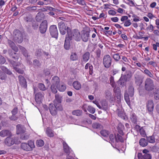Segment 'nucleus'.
Returning a JSON list of instances; mask_svg holds the SVG:
<instances>
[{
  "label": "nucleus",
  "mask_w": 159,
  "mask_h": 159,
  "mask_svg": "<svg viewBox=\"0 0 159 159\" xmlns=\"http://www.w3.org/2000/svg\"><path fill=\"white\" fill-rule=\"evenodd\" d=\"M67 35L71 39H74L77 42L80 41L81 39V34L78 30L74 29L71 31L69 27H67Z\"/></svg>",
  "instance_id": "nucleus-1"
},
{
  "label": "nucleus",
  "mask_w": 159,
  "mask_h": 159,
  "mask_svg": "<svg viewBox=\"0 0 159 159\" xmlns=\"http://www.w3.org/2000/svg\"><path fill=\"white\" fill-rule=\"evenodd\" d=\"M144 88L145 90L148 92L153 90L155 88L153 81L150 78H147L144 82Z\"/></svg>",
  "instance_id": "nucleus-2"
},
{
  "label": "nucleus",
  "mask_w": 159,
  "mask_h": 159,
  "mask_svg": "<svg viewBox=\"0 0 159 159\" xmlns=\"http://www.w3.org/2000/svg\"><path fill=\"white\" fill-rule=\"evenodd\" d=\"M21 148L27 151H31L35 147L34 142L32 141H29L28 143H23L20 145Z\"/></svg>",
  "instance_id": "nucleus-3"
},
{
  "label": "nucleus",
  "mask_w": 159,
  "mask_h": 159,
  "mask_svg": "<svg viewBox=\"0 0 159 159\" xmlns=\"http://www.w3.org/2000/svg\"><path fill=\"white\" fill-rule=\"evenodd\" d=\"M13 34L14 41L16 43H21L23 41V39L22 34L18 30H14Z\"/></svg>",
  "instance_id": "nucleus-4"
},
{
  "label": "nucleus",
  "mask_w": 159,
  "mask_h": 159,
  "mask_svg": "<svg viewBox=\"0 0 159 159\" xmlns=\"http://www.w3.org/2000/svg\"><path fill=\"white\" fill-rule=\"evenodd\" d=\"M103 64L106 68H109L111 65L112 63V59L109 55H106L104 56L103 58Z\"/></svg>",
  "instance_id": "nucleus-5"
},
{
  "label": "nucleus",
  "mask_w": 159,
  "mask_h": 159,
  "mask_svg": "<svg viewBox=\"0 0 159 159\" xmlns=\"http://www.w3.org/2000/svg\"><path fill=\"white\" fill-rule=\"evenodd\" d=\"M49 32L51 35L56 39L58 38V32L57 27L55 25H52L49 27Z\"/></svg>",
  "instance_id": "nucleus-6"
},
{
  "label": "nucleus",
  "mask_w": 159,
  "mask_h": 159,
  "mask_svg": "<svg viewBox=\"0 0 159 159\" xmlns=\"http://www.w3.org/2000/svg\"><path fill=\"white\" fill-rule=\"evenodd\" d=\"M58 27L60 33L62 35H64L67 31V29H66V26L65 23L62 21L59 22Z\"/></svg>",
  "instance_id": "nucleus-7"
},
{
  "label": "nucleus",
  "mask_w": 159,
  "mask_h": 159,
  "mask_svg": "<svg viewBox=\"0 0 159 159\" xmlns=\"http://www.w3.org/2000/svg\"><path fill=\"white\" fill-rule=\"evenodd\" d=\"M121 57L122 60L120 61L119 63L122 65V67L121 68L122 71H125L126 68L123 65V64L125 66L129 65V64L128 63L129 62V61L127 58L125 56H121Z\"/></svg>",
  "instance_id": "nucleus-8"
},
{
  "label": "nucleus",
  "mask_w": 159,
  "mask_h": 159,
  "mask_svg": "<svg viewBox=\"0 0 159 159\" xmlns=\"http://www.w3.org/2000/svg\"><path fill=\"white\" fill-rule=\"evenodd\" d=\"M147 109L150 114H152L154 109V103L152 100H148L146 103Z\"/></svg>",
  "instance_id": "nucleus-9"
},
{
  "label": "nucleus",
  "mask_w": 159,
  "mask_h": 159,
  "mask_svg": "<svg viewBox=\"0 0 159 159\" xmlns=\"http://www.w3.org/2000/svg\"><path fill=\"white\" fill-rule=\"evenodd\" d=\"M47 22L46 20H44L40 25L39 31L42 34L45 33L47 30Z\"/></svg>",
  "instance_id": "nucleus-10"
},
{
  "label": "nucleus",
  "mask_w": 159,
  "mask_h": 159,
  "mask_svg": "<svg viewBox=\"0 0 159 159\" xmlns=\"http://www.w3.org/2000/svg\"><path fill=\"white\" fill-rule=\"evenodd\" d=\"M81 39L84 42H87L89 39V32L88 31L84 30L81 32Z\"/></svg>",
  "instance_id": "nucleus-11"
},
{
  "label": "nucleus",
  "mask_w": 159,
  "mask_h": 159,
  "mask_svg": "<svg viewBox=\"0 0 159 159\" xmlns=\"http://www.w3.org/2000/svg\"><path fill=\"white\" fill-rule=\"evenodd\" d=\"M57 106L54 104H50L49 105V109L51 114L54 116L57 114Z\"/></svg>",
  "instance_id": "nucleus-12"
},
{
  "label": "nucleus",
  "mask_w": 159,
  "mask_h": 159,
  "mask_svg": "<svg viewBox=\"0 0 159 159\" xmlns=\"http://www.w3.org/2000/svg\"><path fill=\"white\" fill-rule=\"evenodd\" d=\"M44 98L43 94L41 92H38L35 95V99L36 102L39 104L42 102V101Z\"/></svg>",
  "instance_id": "nucleus-13"
},
{
  "label": "nucleus",
  "mask_w": 159,
  "mask_h": 159,
  "mask_svg": "<svg viewBox=\"0 0 159 159\" xmlns=\"http://www.w3.org/2000/svg\"><path fill=\"white\" fill-rule=\"evenodd\" d=\"M71 40L67 34L66 35L64 44V48L65 49L68 50L70 49V41Z\"/></svg>",
  "instance_id": "nucleus-14"
},
{
  "label": "nucleus",
  "mask_w": 159,
  "mask_h": 159,
  "mask_svg": "<svg viewBox=\"0 0 159 159\" xmlns=\"http://www.w3.org/2000/svg\"><path fill=\"white\" fill-rule=\"evenodd\" d=\"M62 144L64 152L67 155V156L69 155L70 153L73 152V151L65 141L63 142Z\"/></svg>",
  "instance_id": "nucleus-15"
},
{
  "label": "nucleus",
  "mask_w": 159,
  "mask_h": 159,
  "mask_svg": "<svg viewBox=\"0 0 159 159\" xmlns=\"http://www.w3.org/2000/svg\"><path fill=\"white\" fill-rule=\"evenodd\" d=\"M12 136V134L9 130L3 129L0 132V136L1 137H11Z\"/></svg>",
  "instance_id": "nucleus-16"
},
{
  "label": "nucleus",
  "mask_w": 159,
  "mask_h": 159,
  "mask_svg": "<svg viewBox=\"0 0 159 159\" xmlns=\"http://www.w3.org/2000/svg\"><path fill=\"white\" fill-rule=\"evenodd\" d=\"M25 131V128L24 125L20 124H18L16 125V134H17L24 133Z\"/></svg>",
  "instance_id": "nucleus-17"
},
{
  "label": "nucleus",
  "mask_w": 159,
  "mask_h": 159,
  "mask_svg": "<svg viewBox=\"0 0 159 159\" xmlns=\"http://www.w3.org/2000/svg\"><path fill=\"white\" fill-rule=\"evenodd\" d=\"M18 78L21 86L24 88H26L27 86V82L25 78L21 75L18 76Z\"/></svg>",
  "instance_id": "nucleus-18"
},
{
  "label": "nucleus",
  "mask_w": 159,
  "mask_h": 159,
  "mask_svg": "<svg viewBox=\"0 0 159 159\" xmlns=\"http://www.w3.org/2000/svg\"><path fill=\"white\" fill-rule=\"evenodd\" d=\"M4 143L7 146H11L14 143V141L11 137H8L5 139Z\"/></svg>",
  "instance_id": "nucleus-19"
},
{
  "label": "nucleus",
  "mask_w": 159,
  "mask_h": 159,
  "mask_svg": "<svg viewBox=\"0 0 159 159\" xmlns=\"http://www.w3.org/2000/svg\"><path fill=\"white\" fill-rule=\"evenodd\" d=\"M7 43L9 46L15 52H17L18 49L15 44L11 40L8 39Z\"/></svg>",
  "instance_id": "nucleus-20"
},
{
  "label": "nucleus",
  "mask_w": 159,
  "mask_h": 159,
  "mask_svg": "<svg viewBox=\"0 0 159 159\" xmlns=\"http://www.w3.org/2000/svg\"><path fill=\"white\" fill-rule=\"evenodd\" d=\"M61 96L58 94H56L55 95V99L54 100V104L57 106V105L61 103Z\"/></svg>",
  "instance_id": "nucleus-21"
},
{
  "label": "nucleus",
  "mask_w": 159,
  "mask_h": 159,
  "mask_svg": "<svg viewBox=\"0 0 159 159\" xmlns=\"http://www.w3.org/2000/svg\"><path fill=\"white\" fill-rule=\"evenodd\" d=\"M129 119L131 122L135 124H137L138 118L135 114L132 112L130 113Z\"/></svg>",
  "instance_id": "nucleus-22"
},
{
  "label": "nucleus",
  "mask_w": 159,
  "mask_h": 159,
  "mask_svg": "<svg viewBox=\"0 0 159 159\" xmlns=\"http://www.w3.org/2000/svg\"><path fill=\"white\" fill-rule=\"evenodd\" d=\"M59 83L60 79L58 77L56 76L53 77L52 81V84L56 85L57 86H58Z\"/></svg>",
  "instance_id": "nucleus-23"
},
{
  "label": "nucleus",
  "mask_w": 159,
  "mask_h": 159,
  "mask_svg": "<svg viewBox=\"0 0 159 159\" xmlns=\"http://www.w3.org/2000/svg\"><path fill=\"white\" fill-rule=\"evenodd\" d=\"M44 15L43 13L39 12L36 16V20L38 22H40L44 19Z\"/></svg>",
  "instance_id": "nucleus-24"
},
{
  "label": "nucleus",
  "mask_w": 159,
  "mask_h": 159,
  "mask_svg": "<svg viewBox=\"0 0 159 159\" xmlns=\"http://www.w3.org/2000/svg\"><path fill=\"white\" fill-rule=\"evenodd\" d=\"M139 144L141 146L145 147L148 145V142L147 139H146L144 138H142L139 140Z\"/></svg>",
  "instance_id": "nucleus-25"
},
{
  "label": "nucleus",
  "mask_w": 159,
  "mask_h": 159,
  "mask_svg": "<svg viewBox=\"0 0 159 159\" xmlns=\"http://www.w3.org/2000/svg\"><path fill=\"white\" fill-rule=\"evenodd\" d=\"M92 127L94 129L98 130H101L103 128V126L98 122L93 123L92 124Z\"/></svg>",
  "instance_id": "nucleus-26"
},
{
  "label": "nucleus",
  "mask_w": 159,
  "mask_h": 159,
  "mask_svg": "<svg viewBox=\"0 0 159 159\" xmlns=\"http://www.w3.org/2000/svg\"><path fill=\"white\" fill-rule=\"evenodd\" d=\"M101 104L102 106V109L106 111L108 109V106L107 102L105 101H103L101 102Z\"/></svg>",
  "instance_id": "nucleus-27"
},
{
  "label": "nucleus",
  "mask_w": 159,
  "mask_h": 159,
  "mask_svg": "<svg viewBox=\"0 0 159 159\" xmlns=\"http://www.w3.org/2000/svg\"><path fill=\"white\" fill-rule=\"evenodd\" d=\"M30 136V134L29 133H23L21 134L20 136V138L22 140H27L28 139Z\"/></svg>",
  "instance_id": "nucleus-28"
},
{
  "label": "nucleus",
  "mask_w": 159,
  "mask_h": 159,
  "mask_svg": "<svg viewBox=\"0 0 159 159\" xmlns=\"http://www.w3.org/2000/svg\"><path fill=\"white\" fill-rule=\"evenodd\" d=\"M0 70H2L5 73L9 75H11L12 74L10 70H9L4 66H0Z\"/></svg>",
  "instance_id": "nucleus-29"
},
{
  "label": "nucleus",
  "mask_w": 159,
  "mask_h": 159,
  "mask_svg": "<svg viewBox=\"0 0 159 159\" xmlns=\"http://www.w3.org/2000/svg\"><path fill=\"white\" fill-rule=\"evenodd\" d=\"M90 53L89 52H86L83 55V58L84 61H87L89 58Z\"/></svg>",
  "instance_id": "nucleus-30"
},
{
  "label": "nucleus",
  "mask_w": 159,
  "mask_h": 159,
  "mask_svg": "<svg viewBox=\"0 0 159 159\" xmlns=\"http://www.w3.org/2000/svg\"><path fill=\"white\" fill-rule=\"evenodd\" d=\"M82 111L80 110H76L72 111V114L73 115L77 116H80L82 115Z\"/></svg>",
  "instance_id": "nucleus-31"
},
{
  "label": "nucleus",
  "mask_w": 159,
  "mask_h": 159,
  "mask_svg": "<svg viewBox=\"0 0 159 159\" xmlns=\"http://www.w3.org/2000/svg\"><path fill=\"white\" fill-rule=\"evenodd\" d=\"M74 88L76 90L80 89L81 87V85L78 81H74L73 83Z\"/></svg>",
  "instance_id": "nucleus-32"
},
{
  "label": "nucleus",
  "mask_w": 159,
  "mask_h": 159,
  "mask_svg": "<svg viewBox=\"0 0 159 159\" xmlns=\"http://www.w3.org/2000/svg\"><path fill=\"white\" fill-rule=\"evenodd\" d=\"M115 140L116 142H120L121 143L124 142V139L119 134H117V135H115Z\"/></svg>",
  "instance_id": "nucleus-33"
},
{
  "label": "nucleus",
  "mask_w": 159,
  "mask_h": 159,
  "mask_svg": "<svg viewBox=\"0 0 159 159\" xmlns=\"http://www.w3.org/2000/svg\"><path fill=\"white\" fill-rule=\"evenodd\" d=\"M142 71L147 76L151 78H153L154 77L153 74L149 70L146 68L143 71Z\"/></svg>",
  "instance_id": "nucleus-34"
},
{
  "label": "nucleus",
  "mask_w": 159,
  "mask_h": 159,
  "mask_svg": "<svg viewBox=\"0 0 159 159\" xmlns=\"http://www.w3.org/2000/svg\"><path fill=\"white\" fill-rule=\"evenodd\" d=\"M128 93L129 96L132 97L134 94V89L133 87L132 86H130L128 88Z\"/></svg>",
  "instance_id": "nucleus-35"
},
{
  "label": "nucleus",
  "mask_w": 159,
  "mask_h": 159,
  "mask_svg": "<svg viewBox=\"0 0 159 159\" xmlns=\"http://www.w3.org/2000/svg\"><path fill=\"white\" fill-rule=\"evenodd\" d=\"M154 97L156 100H159V88L156 89L153 93Z\"/></svg>",
  "instance_id": "nucleus-36"
},
{
  "label": "nucleus",
  "mask_w": 159,
  "mask_h": 159,
  "mask_svg": "<svg viewBox=\"0 0 159 159\" xmlns=\"http://www.w3.org/2000/svg\"><path fill=\"white\" fill-rule=\"evenodd\" d=\"M113 58L114 59L115 61H118L120 59L121 56L119 55V53H116L113 54L112 56Z\"/></svg>",
  "instance_id": "nucleus-37"
},
{
  "label": "nucleus",
  "mask_w": 159,
  "mask_h": 159,
  "mask_svg": "<svg viewBox=\"0 0 159 159\" xmlns=\"http://www.w3.org/2000/svg\"><path fill=\"white\" fill-rule=\"evenodd\" d=\"M46 133L48 136L49 137H52L54 136V133L52 130L49 128H47Z\"/></svg>",
  "instance_id": "nucleus-38"
},
{
  "label": "nucleus",
  "mask_w": 159,
  "mask_h": 159,
  "mask_svg": "<svg viewBox=\"0 0 159 159\" xmlns=\"http://www.w3.org/2000/svg\"><path fill=\"white\" fill-rule=\"evenodd\" d=\"M105 97L107 99L110 100L111 98V92L108 90H107L105 91Z\"/></svg>",
  "instance_id": "nucleus-39"
},
{
  "label": "nucleus",
  "mask_w": 159,
  "mask_h": 159,
  "mask_svg": "<svg viewBox=\"0 0 159 159\" xmlns=\"http://www.w3.org/2000/svg\"><path fill=\"white\" fill-rule=\"evenodd\" d=\"M20 49L21 51L22 54L25 57H28V54L27 51L26 50L25 48L24 47L20 46Z\"/></svg>",
  "instance_id": "nucleus-40"
},
{
  "label": "nucleus",
  "mask_w": 159,
  "mask_h": 159,
  "mask_svg": "<svg viewBox=\"0 0 159 159\" xmlns=\"http://www.w3.org/2000/svg\"><path fill=\"white\" fill-rule=\"evenodd\" d=\"M58 86L56 85L52 84L50 87L51 92L54 94L57 93V89H58Z\"/></svg>",
  "instance_id": "nucleus-41"
},
{
  "label": "nucleus",
  "mask_w": 159,
  "mask_h": 159,
  "mask_svg": "<svg viewBox=\"0 0 159 159\" xmlns=\"http://www.w3.org/2000/svg\"><path fill=\"white\" fill-rule=\"evenodd\" d=\"M147 139L148 142L151 143H154L155 142V139L153 136L147 137Z\"/></svg>",
  "instance_id": "nucleus-42"
},
{
  "label": "nucleus",
  "mask_w": 159,
  "mask_h": 159,
  "mask_svg": "<svg viewBox=\"0 0 159 159\" xmlns=\"http://www.w3.org/2000/svg\"><path fill=\"white\" fill-rule=\"evenodd\" d=\"M77 56L76 52H72L70 56L71 60L72 61H75L77 59Z\"/></svg>",
  "instance_id": "nucleus-43"
},
{
  "label": "nucleus",
  "mask_w": 159,
  "mask_h": 159,
  "mask_svg": "<svg viewBox=\"0 0 159 159\" xmlns=\"http://www.w3.org/2000/svg\"><path fill=\"white\" fill-rule=\"evenodd\" d=\"M36 144L38 146L41 147L44 145V142L42 139L38 140L36 141Z\"/></svg>",
  "instance_id": "nucleus-44"
},
{
  "label": "nucleus",
  "mask_w": 159,
  "mask_h": 159,
  "mask_svg": "<svg viewBox=\"0 0 159 159\" xmlns=\"http://www.w3.org/2000/svg\"><path fill=\"white\" fill-rule=\"evenodd\" d=\"M129 94L127 93H125L124 94L125 99L127 104L129 105L130 104V100L129 98Z\"/></svg>",
  "instance_id": "nucleus-45"
},
{
  "label": "nucleus",
  "mask_w": 159,
  "mask_h": 159,
  "mask_svg": "<svg viewBox=\"0 0 159 159\" xmlns=\"http://www.w3.org/2000/svg\"><path fill=\"white\" fill-rule=\"evenodd\" d=\"M100 132L101 135L105 137H107L109 134L108 131L105 130H102Z\"/></svg>",
  "instance_id": "nucleus-46"
},
{
  "label": "nucleus",
  "mask_w": 159,
  "mask_h": 159,
  "mask_svg": "<svg viewBox=\"0 0 159 159\" xmlns=\"http://www.w3.org/2000/svg\"><path fill=\"white\" fill-rule=\"evenodd\" d=\"M66 89V85L65 84H62L61 86H58V89L61 92H64Z\"/></svg>",
  "instance_id": "nucleus-47"
},
{
  "label": "nucleus",
  "mask_w": 159,
  "mask_h": 159,
  "mask_svg": "<svg viewBox=\"0 0 159 159\" xmlns=\"http://www.w3.org/2000/svg\"><path fill=\"white\" fill-rule=\"evenodd\" d=\"M87 109L92 114H93L95 111V108L90 106H88L87 107Z\"/></svg>",
  "instance_id": "nucleus-48"
},
{
  "label": "nucleus",
  "mask_w": 159,
  "mask_h": 159,
  "mask_svg": "<svg viewBox=\"0 0 159 159\" xmlns=\"http://www.w3.org/2000/svg\"><path fill=\"white\" fill-rule=\"evenodd\" d=\"M132 76V73L131 71L129 70H126L125 72V74L124 77H126V79L130 78Z\"/></svg>",
  "instance_id": "nucleus-49"
},
{
  "label": "nucleus",
  "mask_w": 159,
  "mask_h": 159,
  "mask_svg": "<svg viewBox=\"0 0 159 159\" xmlns=\"http://www.w3.org/2000/svg\"><path fill=\"white\" fill-rule=\"evenodd\" d=\"M42 54V49H38L36 50L35 52V55L36 57H40Z\"/></svg>",
  "instance_id": "nucleus-50"
},
{
  "label": "nucleus",
  "mask_w": 159,
  "mask_h": 159,
  "mask_svg": "<svg viewBox=\"0 0 159 159\" xmlns=\"http://www.w3.org/2000/svg\"><path fill=\"white\" fill-rule=\"evenodd\" d=\"M38 87L40 90L42 91H44L46 90V88L45 85L42 83H39L38 85Z\"/></svg>",
  "instance_id": "nucleus-51"
},
{
  "label": "nucleus",
  "mask_w": 159,
  "mask_h": 159,
  "mask_svg": "<svg viewBox=\"0 0 159 159\" xmlns=\"http://www.w3.org/2000/svg\"><path fill=\"white\" fill-rule=\"evenodd\" d=\"M6 78V74L2 71L0 70V79L2 80H4Z\"/></svg>",
  "instance_id": "nucleus-52"
},
{
  "label": "nucleus",
  "mask_w": 159,
  "mask_h": 159,
  "mask_svg": "<svg viewBox=\"0 0 159 159\" xmlns=\"http://www.w3.org/2000/svg\"><path fill=\"white\" fill-rule=\"evenodd\" d=\"M34 65L35 67H39L41 65L40 61L37 59L34 60L33 62Z\"/></svg>",
  "instance_id": "nucleus-53"
},
{
  "label": "nucleus",
  "mask_w": 159,
  "mask_h": 159,
  "mask_svg": "<svg viewBox=\"0 0 159 159\" xmlns=\"http://www.w3.org/2000/svg\"><path fill=\"white\" fill-rule=\"evenodd\" d=\"M110 84L113 87H115V83L114 81V78L113 76H111L110 78Z\"/></svg>",
  "instance_id": "nucleus-54"
},
{
  "label": "nucleus",
  "mask_w": 159,
  "mask_h": 159,
  "mask_svg": "<svg viewBox=\"0 0 159 159\" xmlns=\"http://www.w3.org/2000/svg\"><path fill=\"white\" fill-rule=\"evenodd\" d=\"M127 80V79L126 77H121L120 79V84L121 85L122 84H124L126 82Z\"/></svg>",
  "instance_id": "nucleus-55"
},
{
  "label": "nucleus",
  "mask_w": 159,
  "mask_h": 159,
  "mask_svg": "<svg viewBox=\"0 0 159 159\" xmlns=\"http://www.w3.org/2000/svg\"><path fill=\"white\" fill-rule=\"evenodd\" d=\"M139 132L140 134L143 137H145L146 136V134L145 130L141 127L139 129Z\"/></svg>",
  "instance_id": "nucleus-56"
},
{
  "label": "nucleus",
  "mask_w": 159,
  "mask_h": 159,
  "mask_svg": "<svg viewBox=\"0 0 159 159\" xmlns=\"http://www.w3.org/2000/svg\"><path fill=\"white\" fill-rule=\"evenodd\" d=\"M9 61L13 66L14 69V67H16V66H18V63L15 61L12 60H9Z\"/></svg>",
  "instance_id": "nucleus-57"
},
{
  "label": "nucleus",
  "mask_w": 159,
  "mask_h": 159,
  "mask_svg": "<svg viewBox=\"0 0 159 159\" xmlns=\"http://www.w3.org/2000/svg\"><path fill=\"white\" fill-rule=\"evenodd\" d=\"M143 159H151V155L149 154H144L143 155Z\"/></svg>",
  "instance_id": "nucleus-58"
},
{
  "label": "nucleus",
  "mask_w": 159,
  "mask_h": 159,
  "mask_svg": "<svg viewBox=\"0 0 159 159\" xmlns=\"http://www.w3.org/2000/svg\"><path fill=\"white\" fill-rule=\"evenodd\" d=\"M6 62V59L2 56L0 55V64H4Z\"/></svg>",
  "instance_id": "nucleus-59"
},
{
  "label": "nucleus",
  "mask_w": 159,
  "mask_h": 159,
  "mask_svg": "<svg viewBox=\"0 0 159 159\" xmlns=\"http://www.w3.org/2000/svg\"><path fill=\"white\" fill-rule=\"evenodd\" d=\"M77 3L80 5L84 6L86 5V3L84 0H76Z\"/></svg>",
  "instance_id": "nucleus-60"
},
{
  "label": "nucleus",
  "mask_w": 159,
  "mask_h": 159,
  "mask_svg": "<svg viewBox=\"0 0 159 159\" xmlns=\"http://www.w3.org/2000/svg\"><path fill=\"white\" fill-rule=\"evenodd\" d=\"M14 69L16 72H17L18 73H19L23 74L24 72V71L23 70L20 69H19L17 67H14Z\"/></svg>",
  "instance_id": "nucleus-61"
},
{
  "label": "nucleus",
  "mask_w": 159,
  "mask_h": 159,
  "mask_svg": "<svg viewBox=\"0 0 159 159\" xmlns=\"http://www.w3.org/2000/svg\"><path fill=\"white\" fill-rule=\"evenodd\" d=\"M131 24L130 20H126L124 23V25L125 26L128 27Z\"/></svg>",
  "instance_id": "nucleus-62"
},
{
  "label": "nucleus",
  "mask_w": 159,
  "mask_h": 159,
  "mask_svg": "<svg viewBox=\"0 0 159 159\" xmlns=\"http://www.w3.org/2000/svg\"><path fill=\"white\" fill-rule=\"evenodd\" d=\"M32 27L34 29L37 30L39 27L38 24L36 22L33 23Z\"/></svg>",
  "instance_id": "nucleus-63"
},
{
  "label": "nucleus",
  "mask_w": 159,
  "mask_h": 159,
  "mask_svg": "<svg viewBox=\"0 0 159 159\" xmlns=\"http://www.w3.org/2000/svg\"><path fill=\"white\" fill-rule=\"evenodd\" d=\"M108 13L109 15L114 16L116 14V12L112 10H110L109 11Z\"/></svg>",
  "instance_id": "nucleus-64"
}]
</instances>
